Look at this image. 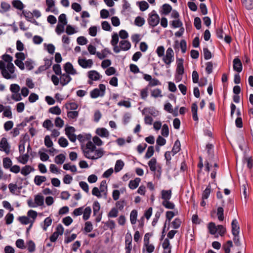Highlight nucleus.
<instances>
[{
    "instance_id": "nucleus-37",
    "label": "nucleus",
    "mask_w": 253,
    "mask_h": 253,
    "mask_svg": "<svg viewBox=\"0 0 253 253\" xmlns=\"http://www.w3.org/2000/svg\"><path fill=\"white\" fill-rule=\"evenodd\" d=\"M161 134L164 137H168L169 135V129L168 125L166 124H164L163 126L162 130H161Z\"/></svg>"
},
{
    "instance_id": "nucleus-19",
    "label": "nucleus",
    "mask_w": 253,
    "mask_h": 253,
    "mask_svg": "<svg viewBox=\"0 0 253 253\" xmlns=\"http://www.w3.org/2000/svg\"><path fill=\"white\" fill-rule=\"evenodd\" d=\"M140 180L141 179L139 177H136L134 180H131L128 184L129 188L132 190L138 187Z\"/></svg>"
},
{
    "instance_id": "nucleus-30",
    "label": "nucleus",
    "mask_w": 253,
    "mask_h": 253,
    "mask_svg": "<svg viewBox=\"0 0 253 253\" xmlns=\"http://www.w3.org/2000/svg\"><path fill=\"white\" fill-rule=\"evenodd\" d=\"M171 196V191H162V198L164 201L169 200Z\"/></svg>"
},
{
    "instance_id": "nucleus-4",
    "label": "nucleus",
    "mask_w": 253,
    "mask_h": 253,
    "mask_svg": "<svg viewBox=\"0 0 253 253\" xmlns=\"http://www.w3.org/2000/svg\"><path fill=\"white\" fill-rule=\"evenodd\" d=\"M174 53L171 47H169L166 51V55L163 56V60L167 65H169L173 61Z\"/></svg>"
},
{
    "instance_id": "nucleus-61",
    "label": "nucleus",
    "mask_w": 253,
    "mask_h": 253,
    "mask_svg": "<svg viewBox=\"0 0 253 253\" xmlns=\"http://www.w3.org/2000/svg\"><path fill=\"white\" fill-rule=\"evenodd\" d=\"M119 42V36L116 33H114L112 36L111 43L112 45H117Z\"/></svg>"
},
{
    "instance_id": "nucleus-25",
    "label": "nucleus",
    "mask_w": 253,
    "mask_h": 253,
    "mask_svg": "<svg viewBox=\"0 0 253 253\" xmlns=\"http://www.w3.org/2000/svg\"><path fill=\"white\" fill-rule=\"evenodd\" d=\"M124 166V163L122 160H117L115 166V171L116 172L120 171L123 168Z\"/></svg>"
},
{
    "instance_id": "nucleus-29",
    "label": "nucleus",
    "mask_w": 253,
    "mask_h": 253,
    "mask_svg": "<svg viewBox=\"0 0 253 253\" xmlns=\"http://www.w3.org/2000/svg\"><path fill=\"white\" fill-rule=\"evenodd\" d=\"M243 4L247 9L253 8V0H241Z\"/></svg>"
},
{
    "instance_id": "nucleus-59",
    "label": "nucleus",
    "mask_w": 253,
    "mask_h": 253,
    "mask_svg": "<svg viewBox=\"0 0 253 253\" xmlns=\"http://www.w3.org/2000/svg\"><path fill=\"white\" fill-rule=\"evenodd\" d=\"M171 25L174 28L182 27V23L179 19H177L176 20H173L171 22Z\"/></svg>"
},
{
    "instance_id": "nucleus-51",
    "label": "nucleus",
    "mask_w": 253,
    "mask_h": 253,
    "mask_svg": "<svg viewBox=\"0 0 253 253\" xmlns=\"http://www.w3.org/2000/svg\"><path fill=\"white\" fill-rule=\"evenodd\" d=\"M19 221L24 225H27L29 223H31L28 217L26 216H19L18 217Z\"/></svg>"
},
{
    "instance_id": "nucleus-49",
    "label": "nucleus",
    "mask_w": 253,
    "mask_h": 253,
    "mask_svg": "<svg viewBox=\"0 0 253 253\" xmlns=\"http://www.w3.org/2000/svg\"><path fill=\"white\" fill-rule=\"evenodd\" d=\"M33 61L31 59L28 58L25 61L24 63V66L25 65L26 68L28 70H32L34 68V66L33 65Z\"/></svg>"
},
{
    "instance_id": "nucleus-40",
    "label": "nucleus",
    "mask_w": 253,
    "mask_h": 253,
    "mask_svg": "<svg viewBox=\"0 0 253 253\" xmlns=\"http://www.w3.org/2000/svg\"><path fill=\"white\" fill-rule=\"evenodd\" d=\"M224 210L222 207H218L217 210V214L218 215V219L219 221H223L224 220Z\"/></svg>"
},
{
    "instance_id": "nucleus-62",
    "label": "nucleus",
    "mask_w": 253,
    "mask_h": 253,
    "mask_svg": "<svg viewBox=\"0 0 253 253\" xmlns=\"http://www.w3.org/2000/svg\"><path fill=\"white\" fill-rule=\"evenodd\" d=\"M86 149L90 150L91 152H93L96 150V147L94 143L93 144L91 141H89L86 144Z\"/></svg>"
},
{
    "instance_id": "nucleus-3",
    "label": "nucleus",
    "mask_w": 253,
    "mask_h": 253,
    "mask_svg": "<svg viewBox=\"0 0 253 253\" xmlns=\"http://www.w3.org/2000/svg\"><path fill=\"white\" fill-rule=\"evenodd\" d=\"M160 22V17L156 11L154 10L149 14L148 22L149 25L152 27L156 26Z\"/></svg>"
},
{
    "instance_id": "nucleus-57",
    "label": "nucleus",
    "mask_w": 253,
    "mask_h": 253,
    "mask_svg": "<svg viewBox=\"0 0 253 253\" xmlns=\"http://www.w3.org/2000/svg\"><path fill=\"white\" fill-rule=\"evenodd\" d=\"M157 145L158 146H163L166 143V140L162 136L159 135L156 140Z\"/></svg>"
},
{
    "instance_id": "nucleus-9",
    "label": "nucleus",
    "mask_w": 253,
    "mask_h": 253,
    "mask_svg": "<svg viewBox=\"0 0 253 253\" xmlns=\"http://www.w3.org/2000/svg\"><path fill=\"white\" fill-rule=\"evenodd\" d=\"M0 151H4L7 154L10 152V146L9 145L7 139L2 137L0 142Z\"/></svg>"
},
{
    "instance_id": "nucleus-38",
    "label": "nucleus",
    "mask_w": 253,
    "mask_h": 253,
    "mask_svg": "<svg viewBox=\"0 0 253 253\" xmlns=\"http://www.w3.org/2000/svg\"><path fill=\"white\" fill-rule=\"evenodd\" d=\"M12 165V161L11 160L8 158H4L3 159V166L5 169H9L11 167Z\"/></svg>"
},
{
    "instance_id": "nucleus-22",
    "label": "nucleus",
    "mask_w": 253,
    "mask_h": 253,
    "mask_svg": "<svg viewBox=\"0 0 253 253\" xmlns=\"http://www.w3.org/2000/svg\"><path fill=\"white\" fill-rule=\"evenodd\" d=\"M151 171L155 172L156 170L157 160L155 158H152L148 163Z\"/></svg>"
},
{
    "instance_id": "nucleus-58",
    "label": "nucleus",
    "mask_w": 253,
    "mask_h": 253,
    "mask_svg": "<svg viewBox=\"0 0 253 253\" xmlns=\"http://www.w3.org/2000/svg\"><path fill=\"white\" fill-rule=\"evenodd\" d=\"M161 84V82L157 79L153 78L152 79V80H151L150 82H149L147 86L149 87V86H154Z\"/></svg>"
},
{
    "instance_id": "nucleus-47",
    "label": "nucleus",
    "mask_w": 253,
    "mask_h": 253,
    "mask_svg": "<svg viewBox=\"0 0 253 253\" xmlns=\"http://www.w3.org/2000/svg\"><path fill=\"white\" fill-rule=\"evenodd\" d=\"M181 219L179 218H176L174 220L171 222V224L172 227L174 229H178L181 225Z\"/></svg>"
},
{
    "instance_id": "nucleus-12",
    "label": "nucleus",
    "mask_w": 253,
    "mask_h": 253,
    "mask_svg": "<svg viewBox=\"0 0 253 253\" xmlns=\"http://www.w3.org/2000/svg\"><path fill=\"white\" fill-rule=\"evenodd\" d=\"M63 69L68 74L72 75H76L78 74L76 70L74 68L73 65L69 62L66 63L64 66Z\"/></svg>"
},
{
    "instance_id": "nucleus-21",
    "label": "nucleus",
    "mask_w": 253,
    "mask_h": 253,
    "mask_svg": "<svg viewBox=\"0 0 253 253\" xmlns=\"http://www.w3.org/2000/svg\"><path fill=\"white\" fill-rule=\"evenodd\" d=\"M233 246V243L231 240H228L225 244H223L222 248L224 250L225 253H230V248L232 247Z\"/></svg>"
},
{
    "instance_id": "nucleus-60",
    "label": "nucleus",
    "mask_w": 253,
    "mask_h": 253,
    "mask_svg": "<svg viewBox=\"0 0 253 253\" xmlns=\"http://www.w3.org/2000/svg\"><path fill=\"white\" fill-rule=\"evenodd\" d=\"M194 25L197 30L201 29V20L199 17H196L194 18Z\"/></svg>"
},
{
    "instance_id": "nucleus-41",
    "label": "nucleus",
    "mask_w": 253,
    "mask_h": 253,
    "mask_svg": "<svg viewBox=\"0 0 253 253\" xmlns=\"http://www.w3.org/2000/svg\"><path fill=\"white\" fill-rule=\"evenodd\" d=\"M58 23L66 25L67 24V20L66 19V15L65 14L62 13L58 17Z\"/></svg>"
},
{
    "instance_id": "nucleus-56",
    "label": "nucleus",
    "mask_w": 253,
    "mask_h": 253,
    "mask_svg": "<svg viewBox=\"0 0 253 253\" xmlns=\"http://www.w3.org/2000/svg\"><path fill=\"white\" fill-rule=\"evenodd\" d=\"M52 223V219L50 217H46L44 220V226L43 230L46 231L47 228Z\"/></svg>"
},
{
    "instance_id": "nucleus-52",
    "label": "nucleus",
    "mask_w": 253,
    "mask_h": 253,
    "mask_svg": "<svg viewBox=\"0 0 253 253\" xmlns=\"http://www.w3.org/2000/svg\"><path fill=\"white\" fill-rule=\"evenodd\" d=\"M206 72L208 74H210L212 72L213 64L212 62H208L206 63Z\"/></svg>"
},
{
    "instance_id": "nucleus-10",
    "label": "nucleus",
    "mask_w": 253,
    "mask_h": 253,
    "mask_svg": "<svg viewBox=\"0 0 253 253\" xmlns=\"http://www.w3.org/2000/svg\"><path fill=\"white\" fill-rule=\"evenodd\" d=\"M233 67L234 71L240 73L243 69V65L241 60L238 57L234 58L233 61Z\"/></svg>"
},
{
    "instance_id": "nucleus-31",
    "label": "nucleus",
    "mask_w": 253,
    "mask_h": 253,
    "mask_svg": "<svg viewBox=\"0 0 253 253\" xmlns=\"http://www.w3.org/2000/svg\"><path fill=\"white\" fill-rule=\"evenodd\" d=\"M145 23V19L141 16H137L134 20V24L138 27L142 26Z\"/></svg>"
},
{
    "instance_id": "nucleus-33",
    "label": "nucleus",
    "mask_w": 253,
    "mask_h": 253,
    "mask_svg": "<svg viewBox=\"0 0 253 253\" xmlns=\"http://www.w3.org/2000/svg\"><path fill=\"white\" fill-rule=\"evenodd\" d=\"M28 248L27 250L29 253H33L36 250V246L35 243L32 240H30L27 243Z\"/></svg>"
},
{
    "instance_id": "nucleus-23",
    "label": "nucleus",
    "mask_w": 253,
    "mask_h": 253,
    "mask_svg": "<svg viewBox=\"0 0 253 253\" xmlns=\"http://www.w3.org/2000/svg\"><path fill=\"white\" fill-rule=\"evenodd\" d=\"M46 180V177L44 176L36 175L34 178V182L36 185H40L42 182H45Z\"/></svg>"
},
{
    "instance_id": "nucleus-27",
    "label": "nucleus",
    "mask_w": 253,
    "mask_h": 253,
    "mask_svg": "<svg viewBox=\"0 0 253 253\" xmlns=\"http://www.w3.org/2000/svg\"><path fill=\"white\" fill-rule=\"evenodd\" d=\"M163 14L167 15H168L171 11H172V7L167 3H165L162 6Z\"/></svg>"
},
{
    "instance_id": "nucleus-35",
    "label": "nucleus",
    "mask_w": 253,
    "mask_h": 253,
    "mask_svg": "<svg viewBox=\"0 0 253 253\" xmlns=\"http://www.w3.org/2000/svg\"><path fill=\"white\" fill-rule=\"evenodd\" d=\"M53 71L56 75L61 76L62 75L61 66L59 64H54L52 67Z\"/></svg>"
},
{
    "instance_id": "nucleus-46",
    "label": "nucleus",
    "mask_w": 253,
    "mask_h": 253,
    "mask_svg": "<svg viewBox=\"0 0 253 253\" xmlns=\"http://www.w3.org/2000/svg\"><path fill=\"white\" fill-rule=\"evenodd\" d=\"M59 145L62 147H66L68 145V140L63 137H61L58 141Z\"/></svg>"
},
{
    "instance_id": "nucleus-64",
    "label": "nucleus",
    "mask_w": 253,
    "mask_h": 253,
    "mask_svg": "<svg viewBox=\"0 0 253 253\" xmlns=\"http://www.w3.org/2000/svg\"><path fill=\"white\" fill-rule=\"evenodd\" d=\"M148 89L149 87L147 86L141 90L140 96L142 99H145L147 97L148 95Z\"/></svg>"
},
{
    "instance_id": "nucleus-15",
    "label": "nucleus",
    "mask_w": 253,
    "mask_h": 253,
    "mask_svg": "<svg viewBox=\"0 0 253 253\" xmlns=\"http://www.w3.org/2000/svg\"><path fill=\"white\" fill-rule=\"evenodd\" d=\"M101 76L95 70H91L88 72V77L91 81L99 80Z\"/></svg>"
},
{
    "instance_id": "nucleus-55",
    "label": "nucleus",
    "mask_w": 253,
    "mask_h": 253,
    "mask_svg": "<svg viewBox=\"0 0 253 253\" xmlns=\"http://www.w3.org/2000/svg\"><path fill=\"white\" fill-rule=\"evenodd\" d=\"M38 215V213L37 211L30 210L27 212V217L32 218L33 219L32 220L35 221V219L37 218Z\"/></svg>"
},
{
    "instance_id": "nucleus-50",
    "label": "nucleus",
    "mask_w": 253,
    "mask_h": 253,
    "mask_svg": "<svg viewBox=\"0 0 253 253\" xmlns=\"http://www.w3.org/2000/svg\"><path fill=\"white\" fill-rule=\"evenodd\" d=\"M64 124V121L59 117L56 118L55 120V125L56 127H62Z\"/></svg>"
},
{
    "instance_id": "nucleus-24",
    "label": "nucleus",
    "mask_w": 253,
    "mask_h": 253,
    "mask_svg": "<svg viewBox=\"0 0 253 253\" xmlns=\"http://www.w3.org/2000/svg\"><path fill=\"white\" fill-rule=\"evenodd\" d=\"M137 216V211L136 210H133L130 214V220L132 224L136 223Z\"/></svg>"
},
{
    "instance_id": "nucleus-32",
    "label": "nucleus",
    "mask_w": 253,
    "mask_h": 253,
    "mask_svg": "<svg viewBox=\"0 0 253 253\" xmlns=\"http://www.w3.org/2000/svg\"><path fill=\"white\" fill-rule=\"evenodd\" d=\"M154 149L153 146H150L148 147L147 151L145 154L144 158L145 159H149L151 158L154 154Z\"/></svg>"
},
{
    "instance_id": "nucleus-18",
    "label": "nucleus",
    "mask_w": 253,
    "mask_h": 253,
    "mask_svg": "<svg viewBox=\"0 0 253 253\" xmlns=\"http://www.w3.org/2000/svg\"><path fill=\"white\" fill-rule=\"evenodd\" d=\"M120 45L122 50L124 51L128 50L131 47L130 42L126 40H123L120 42Z\"/></svg>"
},
{
    "instance_id": "nucleus-13",
    "label": "nucleus",
    "mask_w": 253,
    "mask_h": 253,
    "mask_svg": "<svg viewBox=\"0 0 253 253\" xmlns=\"http://www.w3.org/2000/svg\"><path fill=\"white\" fill-rule=\"evenodd\" d=\"M0 70H1L2 76L4 78L6 79H9L12 78L10 74L8 72L7 70L6 69L5 63L1 60H0Z\"/></svg>"
},
{
    "instance_id": "nucleus-16",
    "label": "nucleus",
    "mask_w": 253,
    "mask_h": 253,
    "mask_svg": "<svg viewBox=\"0 0 253 253\" xmlns=\"http://www.w3.org/2000/svg\"><path fill=\"white\" fill-rule=\"evenodd\" d=\"M232 233L233 235L239 234L240 226L237 219H234L231 223Z\"/></svg>"
},
{
    "instance_id": "nucleus-8",
    "label": "nucleus",
    "mask_w": 253,
    "mask_h": 253,
    "mask_svg": "<svg viewBox=\"0 0 253 253\" xmlns=\"http://www.w3.org/2000/svg\"><path fill=\"white\" fill-rule=\"evenodd\" d=\"M78 63L83 68H91L93 65L92 59L86 60L85 58H79Z\"/></svg>"
},
{
    "instance_id": "nucleus-26",
    "label": "nucleus",
    "mask_w": 253,
    "mask_h": 253,
    "mask_svg": "<svg viewBox=\"0 0 253 253\" xmlns=\"http://www.w3.org/2000/svg\"><path fill=\"white\" fill-rule=\"evenodd\" d=\"M91 212V209L90 207H87L85 208L84 211L83 218L84 220H87L90 217Z\"/></svg>"
},
{
    "instance_id": "nucleus-63",
    "label": "nucleus",
    "mask_w": 253,
    "mask_h": 253,
    "mask_svg": "<svg viewBox=\"0 0 253 253\" xmlns=\"http://www.w3.org/2000/svg\"><path fill=\"white\" fill-rule=\"evenodd\" d=\"M217 231L221 236H223L226 232V228L222 225L217 226Z\"/></svg>"
},
{
    "instance_id": "nucleus-7",
    "label": "nucleus",
    "mask_w": 253,
    "mask_h": 253,
    "mask_svg": "<svg viewBox=\"0 0 253 253\" xmlns=\"http://www.w3.org/2000/svg\"><path fill=\"white\" fill-rule=\"evenodd\" d=\"M213 145L212 144L208 143L206 145V148L208 154L207 160H209L211 162L215 161V156L213 152Z\"/></svg>"
},
{
    "instance_id": "nucleus-5",
    "label": "nucleus",
    "mask_w": 253,
    "mask_h": 253,
    "mask_svg": "<svg viewBox=\"0 0 253 253\" xmlns=\"http://www.w3.org/2000/svg\"><path fill=\"white\" fill-rule=\"evenodd\" d=\"M65 134L69 139L72 142H75L77 139V135L74 133L76 129L74 127L69 126L65 129Z\"/></svg>"
},
{
    "instance_id": "nucleus-6",
    "label": "nucleus",
    "mask_w": 253,
    "mask_h": 253,
    "mask_svg": "<svg viewBox=\"0 0 253 253\" xmlns=\"http://www.w3.org/2000/svg\"><path fill=\"white\" fill-rule=\"evenodd\" d=\"M25 58L26 55L23 52H17V66L21 70H23L25 69L24 63L23 61Z\"/></svg>"
},
{
    "instance_id": "nucleus-28",
    "label": "nucleus",
    "mask_w": 253,
    "mask_h": 253,
    "mask_svg": "<svg viewBox=\"0 0 253 253\" xmlns=\"http://www.w3.org/2000/svg\"><path fill=\"white\" fill-rule=\"evenodd\" d=\"M66 159L65 156L63 154H60L56 156L55 158V162L57 164H62Z\"/></svg>"
},
{
    "instance_id": "nucleus-39",
    "label": "nucleus",
    "mask_w": 253,
    "mask_h": 253,
    "mask_svg": "<svg viewBox=\"0 0 253 253\" xmlns=\"http://www.w3.org/2000/svg\"><path fill=\"white\" fill-rule=\"evenodd\" d=\"M48 111L49 113H50L51 114H55V115H60L61 113V109L58 106H56L52 107L50 108L49 109Z\"/></svg>"
},
{
    "instance_id": "nucleus-43",
    "label": "nucleus",
    "mask_w": 253,
    "mask_h": 253,
    "mask_svg": "<svg viewBox=\"0 0 253 253\" xmlns=\"http://www.w3.org/2000/svg\"><path fill=\"white\" fill-rule=\"evenodd\" d=\"M32 170V168L30 166L26 165L23 167L21 170V173L26 176L29 174Z\"/></svg>"
},
{
    "instance_id": "nucleus-42",
    "label": "nucleus",
    "mask_w": 253,
    "mask_h": 253,
    "mask_svg": "<svg viewBox=\"0 0 253 253\" xmlns=\"http://www.w3.org/2000/svg\"><path fill=\"white\" fill-rule=\"evenodd\" d=\"M29 156L28 153L23 155L22 156H20L19 158H17V159L18 160L19 162L23 164H26L28 161Z\"/></svg>"
},
{
    "instance_id": "nucleus-1",
    "label": "nucleus",
    "mask_w": 253,
    "mask_h": 253,
    "mask_svg": "<svg viewBox=\"0 0 253 253\" xmlns=\"http://www.w3.org/2000/svg\"><path fill=\"white\" fill-rule=\"evenodd\" d=\"M27 204L30 208L42 206L44 204V197L41 194H37L35 196L34 202L32 199H29L27 200Z\"/></svg>"
},
{
    "instance_id": "nucleus-11",
    "label": "nucleus",
    "mask_w": 253,
    "mask_h": 253,
    "mask_svg": "<svg viewBox=\"0 0 253 253\" xmlns=\"http://www.w3.org/2000/svg\"><path fill=\"white\" fill-rule=\"evenodd\" d=\"M177 59V68L176 70V74L182 76L184 72L183 66L184 60L183 58H176Z\"/></svg>"
},
{
    "instance_id": "nucleus-53",
    "label": "nucleus",
    "mask_w": 253,
    "mask_h": 253,
    "mask_svg": "<svg viewBox=\"0 0 253 253\" xmlns=\"http://www.w3.org/2000/svg\"><path fill=\"white\" fill-rule=\"evenodd\" d=\"M78 44L81 45H85L87 42V39L84 36H80L77 39Z\"/></svg>"
},
{
    "instance_id": "nucleus-20",
    "label": "nucleus",
    "mask_w": 253,
    "mask_h": 253,
    "mask_svg": "<svg viewBox=\"0 0 253 253\" xmlns=\"http://www.w3.org/2000/svg\"><path fill=\"white\" fill-rule=\"evenodd\" d=\"M209 233L211 235H214L217 231V226L214 222H211L208 224V226Z\"/></svg>"
},
{
    "instance_id": "nucleus-14",
    "label": "nucleus",
    "mask_w": 253,
    "mask_h": 253,
    "mask_svg": "<svg viewBox=\"0 0 253 253\" xmlns=\"http://www.w3.org/2000/svg\"><path fill=\"white\" fill-rule=\"evenodd\" d=\"M70 74L67 73H63L61 75L60 77V84L62 86L66 85L71 80L72 78L70 76Z\"/></svg>"
},
{
    "instance_id": "nucleus-17",
    "label": "nucleus",
    "mask_w": 253,
    "mask_h": 253,
    "mask_svg": "<svg viewBox=\"0 0 253 253\" xmlns=\"http://www.w3.org/2000/svg\"><path fill=\"white\" fill-rule=\"evenodd\" d=\"M95 133L101 137H107L109 135L107 129L104 127L97 128Z\"/></svg>"
},
{
    "instance_id": "nucleus-45",
    "label": "nucleus",
    "mask_w": 253,
    "mask_h": 253,
    "mask_svg": "<svg viewBox=\"0 0 253 253\" xmlns=\"http://www.w3.org/2000/svg\"><path fill=\"white\" fill-rule=\"evenodd\" d=\"M203 53L204 59L205 60H209L212 57L211 53L207 47L203 48Z\"/></svg>"
},
{
    "instance_id": "nucleus-48",
    "label": "nucleus",
    "mask_w": 253,
    "mask_h": 253,
    "mask_svg": "<svg viewBox=\"0 0 253 253\" xmlns=\"http://www.w3.org/2000/svg\"><path fill=\"white\" fill-rule=\"evenodd\" d=\"M244 160L247 162V168L250 169H252L253 168V159L252 157H245L244 158Z\"/></svg>"
},
{
    "instance_id": "nucleus-44",
    "label": "nucleus",
    "mask_w": 253,
    "mask_h": 253,
    "mask_svg": "<svg viewBox=\"0 0 253 253\" xmlns=\"http://www.w3.org/2000/svg\"><path fill=\"white\" fill-rule=\"evenodd\" d=\"M118 210L116 208H112L108 213V216L109 218L116 217L118 215Z\"/></svg>"
},
{
    "instance_id": "nucleus-54",
    "label": "nucleus",
    "mask_w": 253,
    "mask_h": 253,
    "mask_svg": "<svg viewBox=\"0 0 253 253\" xmlns=\"http://www.w3.org/2000/svg\"><path fill=\"white\" fill-rule=\"evenodd\" d=\"M44 144L47 148H50L53 146V142L49 135H46L45 136Z\"/></svg>"
},
{
    "instance_id": "nucleus-36",
    "label": "nucleus",
    "mask_w": 253,
    "mask_h": 253,
    "mask_svg": "<svg viewBox=\"0 0 253 253\" xmlns=\"http://www.w3.org/2000/svg\"><path fill=\"white\" fill-rule=\"evenodd\" d=\"M137 3L139 4V8L141 11H145L149 7L148 3L145 1L137 2Z\"/></svg>"
},
{
    "instance_id": "nucleus-34",
    "label": "nucleus",
    "mask_w": 253,
    "mask_h": 253,
    "mask_svg": "<svg viewBox=\"0 0 253 253\" xmlns=\"http://www.w3.org/2000/svg\"><path fill=\"white\" fill-rule=\"evenodd\" d=\"M162 205L163 206H164L166 208L168 209L173 210L174 209L175 207L174 204L173 203L170 202L169 200L163 201L162 202Z\"/></svg>"
},
{
    "instance_id": "nucleus-2",
    "label": "nucleus",
    "mask_w": 253,
    "mask_h": 253,
    "mask_svg": "<svg viewBox=\"0 0 253 253\" xmlns=\"http://www.w3.org/2000/svg\"><path fill=\"white\" fill-rule=\"evenodd\" d=\"M105 85L104 84H99V88H94L90 91V97L92 98H96L99 96H103L105 94Z\"/></svg>"
}]
</instances>
